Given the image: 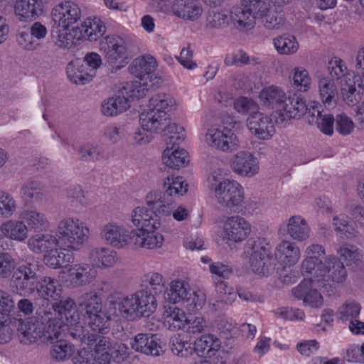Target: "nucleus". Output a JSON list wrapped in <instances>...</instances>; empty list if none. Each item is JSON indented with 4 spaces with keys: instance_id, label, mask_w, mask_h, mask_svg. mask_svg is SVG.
Returning a JSON list of instances; mask_svg holds the SVG:
<instances>
[{
    "instance_id": "48",
    "label": "nucleus",
    "mask_w": 364,
    "mask_h": 364,
    "mask_svg": "<svg viewBox=\"0 0 364 364\" xmlns=\"http://www.w3.org/2000/svg\"><path fill=\"white\" fill-rule=\"evenodd\" d=\"M68 28H63L59 31L55 43L61 48H70L74 46L76 41L82 40L80 31L78 28L74 27L70 31Z\"/></svg>"
},
{
    "instance_id": "5",
    "label": "nucleus",
    "mask_w": 364,
    "mask_h": 364,
    "mask_svg": "<svg viewBox=\"0 0 364 364\" xmlns=\"http://www.w3.org/2000/svg\"><path fill=\"white\" fill-rule=\"evenodd\" d=\"M78 304L85 311V318L94 333L104 335L109 332L111 315L103 309L102 299L95 291L82 294Z\"/></svg>"
},
{
    "instance_id": "55",
    "label": "nucleus",
    "mask_w": 364,
    "mask_h": 364,
    "mask_svg": "<svg viewBox=\"0 0 364 364\" xmlns=\"http://www.w3.org/2000/svg\"><path fill=\"white\" fill-rule=\"evenodd\" d=\"M203 12L200 0H183V20L196 21L201 17Z\"/></svg>"
},
{
    "instance_id": "22",
    "label": "nucleus",
    "mask_w": 364,
    "mask_h": 364,
    "mask_svg": "<svg viewBox=\"0 0 364 364\" xmlns=\"http://www.w3.org/2000/svg\"><path fill=\"white\" fill-rule=\"evenodd\" d=\"M316 283L310 279H304L292 289V294L298 299H302L306 305L318 308L323 304V297L314 287Z\"/></svg>"
},
{
    "instance_id": "6",
    "label": "nucleus",
    "mask_w": 364,
    "mask_h": 364,
    "mask_svg": "<svg viewBox=\"0 0 364 364\" xmlns=\"http://www.w3.org/2000/svg\"><path fill=\"white\" fill-rule=\"evenodd\" d=\"M121 315L127 319H135L142 316H149L157 308L156 297L145 289L122 297L119 303Z\"/></svg>"
},
{
    "instance_id": "2",
    "label": "nucleus",
    "mask_w": 364,
    "mask_h": 364,
    "mask_svg": "<svg viewBox=\"0 0 364 364\" xmlns=\"http://www.w3.org/2000/svg\"><path fill=\"white\" fill-rule=\"evenodd\" d=\"M90 237V228L77 218L67 217L60 220L55 235L37 233L28 238L27 246L36 254L48 253L54 247L61 250L77 251Z\"/></svg>"
},
{
    "instance_id": "41",
    "label": "nucleus",
    "mask_w": 364,
    "mask_h": 364,
    "mask_svg": "<svg viewBox=\"0 0 364 364\" xmlns=\"http://www.w3.org/2000/svg\"><path fill=\"white\" fill-rule=\"evenodd\" d=\"M327 277L333 284L343 283L347 278V271L343 262L336 257L328 256L325 259Z\"/></svg>"
},
{
    "instance_id": "17",
    "label": "nucleus",
    "mask_w": 364,
    "mask_h": 364,
    "mask_svg": "<svg viewBox=\"0 0 364 364\" xmlns=\"http://www.w3.org/2000/svg\"><path fill=\"white\" fill-rule=\"evenodd\" d=\"M166 148L163 152L162 160L169 168L179 170L182 166V137L181 132L165 139Z\"/></svg>"
},
{
    "instance_id": "45",
    "label": "nucleus",
    "mask_w": 364,
    "mask_h": 364,
    "mask_svg": "<svg viewBox=\"0 0 364 364\" xmlns=\"http://www.w3.org/2000/svg\"><path fill=\"white\" fill-rule=\"evenodd\" d=\"M63 334L59 338L54 339L50 350V358L58 362L69 359L74 353V346L67 341L63 340Z\"/></svg>"
},
{
    "instance_id": "34",
    "label": "nucleus",
    "mask_w": 364,
    "mask_h": 364,
    "mask_svg": "<svg viewBox=\"0 0 364 364\" xmlns=\"http://www.w3.org/2000/svg\"><path fill=\"white\" fill-rule=\"evenodd\" d=\"M229 18L235 28L242 31L252 29L256 20L249 9L244 6L233 7Z\"/></svg>"
},
{
    "instance_id": "16",
    "label": "nucleus",
    "mask_w": 364,
    "mask_h": 364,
    "mask_svg": "<svg viewBox=\"0 0 364 364\" xmlns=\"http://www.w3.org/2000/svg\"><path fill=\"white\" fill-rule=\"evenodd\" d=\"M272 260L269 250L258 242L252 245L250 263L255 273L262 276L268 275L274 269Z\"/></svg>"
},
{
    "instance_id": "49",
    "label": "nucleus",
    "mask_w": 364,
    "mask_h": 364,
    "mask_svg": "<svg viewBox=\"0 0 364 364\" xmlns=\"http://www.w3.org/2000/svg\"><path fill=\"white\" fill-rule=\"evenodd\" d=\"M149 107L152 110L164 112L166 114L176 107L174 98L166 93H159L149 100Z\"/></svg>"
},
{
    "instance_id": "51",
    "label": "nucleus",
    "mask_w": 364,
    "mask_h": 364,
    "mask_svg": "<svg viewBox=\"0 0 364 364\" xmlns=\"http://www.w3.org/2000/svg\"><path fill=\"white\" fill-rule=\"evenodd\" d=\"M274 45L280 54L294 53L299 48V44L293 36L283 35L274 39Z\"/></svg>"
},
{
    "instance_id": "53",
    "label": "nucleus",
    "mask_w": 364,
    "mask_h": 364,
    "mask_svg": "<svg viewBox=\"0 0 364 364\" xmlns=\"http://www.w3.org/2000/svg\"><path fill=\"white\" fill-rule=\"evenodd\" d=\"M294 87L299 91L306 92L310 88L311 78L309 72L301 68H295L291 72Z\"/></svg>"
},
{
    "instance_id": "4",
    "label": "nucleus",
    "mask_w": 364,
    "mask_h": 364,
    "mask_svg": "<svg viewBox=\"0 0 364 364\" xmlns=\"http://www.w3.org/2000/svg\"><path fill=\"white\" fill-rule=\"evenodd\" d=\"M53 315L50 311L39 309L36 316L27 320L20 321L17 327V335L21 343L28 345L43 338V341L53 342L60 337L62 324H55L54 327L49 322Z\"/></svg>"
},
{
    "instance_id": "9",
    "label": "nucleus",
    "mask_w": 364,
    "mask_h": 364,
    "mask_svg": "<svg viewBox=\"0 0 364 364\" xmlns=\"http://www.w3.org/2000/svg\"><path fill=\"white\" fill-rule=\"evenodd\" d=\"M215 198L223 207L232 209L240 206L244 200L242 186L235 181L225 179L212 186Z\"/></svg>"
},
{
    "instance_id": "21",
    "label": "nucleus",
    "mask_w": 364,
    "mask_h": 364,
    "mask_svg": "<svg viewBox=\"0 0 364 364\" xmlns=\"http://www.w3.org/2000/svg\"><path fill=\"white\" fill-rule=\"evenodd\" d=\"M43 0H16L14 14L19 21L31 22L43 13Z\"/></svg>"
},
{
    "instance_id": "14",
    "label": "nucleus",
    "mask_w": 364,
    "mask_h": 364,
    "mask_svg": "<svg viewBox=\"0 0 364 364\" xmlns=\"http://www.w3.org/2000/svg\"><path fill=\"white\" fill-rule=\"evenodd\" d=\"M220 347V341L212 334L202 336L193 343L183 341V356L196 355L198 357H210Z\"/></svg>"
},
{
    "instance_id": "33",
    "label": "nucleus",
    "mask_w": 364,
    "mask_h": 364,
    "mask_svg": "<svg viewBox=\"0 0 364 364\" xmlns=\"http://www.w3.org/2000/svg\"><path fill=\"white\" fill-rule=\"evenodd\" d=\"M80 31L82 40L95 41L101 38L106 31L105 23L99 18H87L80 25L76 26Z\"/></svg>"
},
{
    "instance_id": "10",
    "label": "nucleus",
    "mask_w": 364,
    "mask_h": 364,
    "mask_svg": "<svg viewBox=\"0 0 364 364\" xmlns=\"http://www.w3.org/2000/svg\"><path fill=\"white\" fill-rule=\"evenodd\" d=\"M70 335L88 346L95 345L94 352L92 353L95 362L97 361L100 364L110 363L109 353L112 346L109 338L88 331L87 333L70 332Z\"/></svg>"
},
{
    "instance_id": "50",
    "label": "nucleus",
    "mask_w": 364,
    "mask_h": 364,
    "mask_svg": "<svg viewBox=\"0 0 364 364\" xmlns=\"http://www.w3.org/2000/svg\"><path fill=\"white\" fill-rule=\"evenodd\" d=\"M182 304H171L166 310V324L170 331H176L182 328Z\"/></svg>"
},
{
    "instance_id": "57",
    "label": "nucleus",
    "mask_w": 364,
    "mask_h": 364,
    "mask_svg": "<svg viewBox=\"0 0 364 364\" xmlns=\"http://www.w3.org/2000/svg\"><path fill=\"white\" fill-rule=\"evenodd\" d=\"M358 81L341 89L343 100L349 106L356 105L362 100L360 91L364 92L358 87Z\"/></svg>"
},
{
    "instance_id": "40",
    "label": "nucleus",
    "mask_w": 364,
    "mask_h": 364,
    "mask_svg": "<svg viewBox=\"0 0 364 364\" xmlns=\"http://www.w3.org/2000/svg\"><path fill=\"white\" fill-rule=\"evenodd\" d=\"M36 289L43 298L47 300L49 299L58 300L62 292L59 282L50 277H44L41 280L38 278L34 291Z\"/></svg>"
},
{
    "instance_id": "29",
    "label": "nucleus",
    "mask_w": 364,
    "mask_h": 364,
    "mask_svg": "<svg viewBox=\"0 0 364 364\" xmlns=\"http://www.w3.org/2000/svg\"><path fill=\"white\" fill-rule=\"evenodd\" d=\"M188 284L183 282V309L186 314H197L206 301L205 294L200 290L187 289Z\"/></svg>"
},
{
    "instance_id": "32",
    "label": "nucleus",
    "mask_w": 364,
    "mask_h": 364,
    "mask_svg": "<svg viewBox=\"0 0 364 364\" xmlns=\"http://www.w3.org/2000/svg\"><path fill=\"white\" fill-rule=\"evenodd\" d=\"M215 284L218 298L215 302L210 303V306L213 310L219 311L223 309L226 306L231 305L235 301L237 292L223 280H215Z\"/></svg>"
},
{
    "instance_id": "38",
    "label": "nucleus",
    "mask_w": 364,
    "mask_h": 364,
    "mask_svg": "<svg viewBox=\"0 0 364 364\" xmlns=\"http://www.w3.org/2000/svg\"><path fill=\"white\" fill-rule=\"evenodd\" d=\"M287 231L293 240L300 242L307 240L310 235V228L306 220L300 215H293L289 218Z\"/></svg>"
},
{
    "instance_id": "19",
    "label": "nucleus",
    "mask_w": 364,
    "mask_h": 364,
    "mask_svg": "<svg viewBox=\"0 0 364 364\" xmlns=\"http://www.w3.org/2000/svg\"><path fill=\"white\" fill-rule=\"evenodd\" d=\"M247 126L251 133L259 139L267 140L275 133L272 119L260 112L249 116Z\"/></svg>"
},
{
    "instance_id": "12",
    "label": "nucleus",
    "mask_w": 364,
    "mask_h": 364,
    "mask_svg": "<svg viewBox=\"0 0 364 364\" xmlns=\"http://www.w3.org/2000/svg\"><path fill=\"white\" fill-rule=\"evenodd\" d=\"M51 16L55 25L63 28H68L70 26L80 20L82 11L77 4L65 1L53 7Z\"/></svg>"
},
{
    "instance_id": "42",
    "label": "nucleus",
    "mask_w": 364,
    "mask_h": 364,
    "mask_svg": "<svg viewBox=\"0 0 364 364\" xmlns=\"http://www.w3.org/2000/svg\"><path fill=\"white\" fill-rule=\"evenodd\" d=\"M68 77L75 84H85L92 80L94 73L86 70V65L79 59L68 63L66 68Z\"/></svg>"
},
{
    "instance_id": "54",
    "label": "nucleus",
    "mask_w": 364,
    "mask_h": 364,
    "mask_svg": "<svg viewBox=\"0 0 364 364\" xmlns=\"http://www.w3.org/2000/svg\"><path fill=\"white\" fill-rule=\"evenodd\" d=\"M16 209L17 203L14 196L5 191L0 190V217H11Z\"/></svg>"
},
{
    "instance_id": "61",
    "label": "nucleus",
    "mask_w": 364,
    "mask_h": 364,
    "mask_svg": "<svg viewBox=\"0 0 364 364\" xmlns=\"http://www.w3.org/2000/svg\"><path fill=\"white\" fill-rule=\"evenodd\" d=\"M66 197L72 202L81 205H88L87 193L79 185H73L65 190Z\"/></svg>"
},
{
    "instance_id": "3",
    "label": "nucleus",
    "mask_w": 364,
    "mask_h": 364,
    "mask_svg": "<svg viewBox=\"0 0 364 364\" xmlns=\"http://www.w3.org/2000/svg\"><path fill=\"white\" fill-rule=\"evenodd\" d=\"M38 264L25 261L16 266V259L8 252H0V279H8L13 293L31 294L38 283Z\"/></svg>"
},
{
    "instance_id": "25",
    "label": "nucleus",
    "mask_w": 364,
    "mask_h": 364,
    "mask_svg": "<svg viewBox=\"0 0 364 364\" xmlns=\"http://www.w3.org/2000/svg\"><path fill=\"white\" fill-rule=\"evenodd\" d=\"M29 231L45 232L49 229L50 223L48 216L36 208H26L19 214Z\"/></svg>"
},
{
    "instance_id": "8",
    "label": "nucleus",
    "mask_w": 364,
    "mask_h": 364,
    "mask_svg": "<svg viewBox=\"0 0 364 364\" xmlns=\"http://www.w3.org/2000/svg\"><path fill=\"white\" fill-rule=\"evenodd\" d=\"M205 141L208 146L225 153L234 152L240 148L237 136L227 127L209 128L205 135Z\"/></svg>"
},
{
    "instance_id": "35",
    "label": "nucleus",
    "mask_w": 364,
    "mask_h": 364,
    "mask_svg": "<svg viewBox=\"0 0 364 364\" xmlns=\"http://www.w3.org/2000/svg\"><path fill=\"white\" fill-rule=\"evenodd\" d=\"M90 262L98 267H113L117 261V252L109 248L97 247L92 248L89 253Z\"/></svg>"
},
{
    "instance_id": "36",
    "label": "nucleus",
    "mask_w": 364,
    "mask_h": 364,
    "mask_svg": "<svg viewBox=\"0 0 364 364\" xmlns=\"http://www.w3.org/2000/svg\"><path fill=\"white\" fill-rule=\"evenodd\" d=\"M276 256L284 264L291 267L299 262L301 252L296 244L291 241L284 240L277 245Z\"/></svg>"
},
{
    "instance_id": "28",
    "label": "nucleus",
    "mask_w": 364,
    "mask_h": 364,
    "mask_svg": "<svg viewBox=\"0 0 364 364\" xmlns=\"http://www.w3.org/2000/svg\"><path fill=\"white\" fill-rule=\"evenodd\" d=\"M45 191V185L41 181L31 178L21 185L19 195L25 202H40L46 197Z\"/></svg>"
},
{
    "instance_id": "62",
    "label": "nucleus",
    "mask_w": 364,
    "mask_h": 364,
    "mask_svg": "<svg viewBox=\"0 0 364 364\" xmlns=\"http://www.w3.org/2000/svg\"><path fill=\"white\" fill-rule=\"evenodd\" d=\"M16 41L22 49L28 51L36 50L41 46V43H36L29 31H18L16 35Z\"/></svg>"
},
{
    "instance_id": "15",
    "label": "nucleus",
    "mask_w": 364,
    "mask_h": 364,
    "mask_svg": "<svg viewBox=\"0 0 364 364\" xmlns=\"http://www.w3.org/2000/svg\"><path fill=\"white\" fill-rule=\"evenodd\" d=\"M75 307V303L73 299L67 298L60 300L59 302H56L52 305V310L48 309L53 315L52 321L50 323L54 327L55 324H62V332L60 336L63 334H65V331L68 330L69 324H73V315L75 312L74 309Z\"/></svg>"
},
{
    "instance_id": "13",
    "label": "nucleus",
    "mask_w": 364,
    "mask_h": 364,
    "mask_svg": "<svg viewBox=\"0 0 364 364\" xmlns=\"http://www.w3.org/2000/svg\"><path fill=\"white\" fill-rule=\"evenodd\" d=\"M251 232V225L240 215L228 217L223 224V239L232 242H241Z\"/></svg>"
},
{
    "instance_id": "63",
    "label": "nucleus",
    "mask_w": 364,
    "mask_h": 364,
    "mask_svg": "<svg viewBox=\"0 0 364 364\" xmlns=\"http://www.w3.org/2000/svg\"><path fill=\"white\" fill-rule=\"evenodd\" d=\"M335 129L342 135H348L354 129V123L346 114L341 113L335 118Z\"/></svg>"
},
{
    "instance_id": "44",
    "label": "nucleus",
    "mask_w": 364,
    "mask_h": 364,
    "mask_svg": "<svg viewBox=\"0 0 364 364\" xmlns=\"http://www.w3.org/2000/svg\"><path fill=\"white\" fill-rule=\"evenodd\" d=\"M318 91L320 98L326 107L336 105L338 90L335 83L326 78H321L318 81Z\"/></svg>"
},
{
    "instance_id": "11",
    "label": "nucleus",
    "mask_w": 364,
    "mask_h": 364,
    "mask_svg": "<svg viewBox=\"0 0 364 364\" xmlns=\"http://www.w3.org/2000/svg\"><path fill=\"white\" fill-rule=\"evenodd\" d=\"M106 61L112 65V73L117 72L127 64V47L126 41L118 36H109L102 47Z\"/></svg>"
},
{
    "instance_id": "56",
    "label": "nucleus",
    "mask_w": 364,
    "mask_h": 364,
    "mask_svg": "<svg viewBox=\"0 0 364 364\" xmlns=\"http://www.w3.org/2000/svg\"><path fill=\"white\" fill-rule=\"evenodd\" d=\"M360 309V304L356 302L346 303L338 309V318L342 321L350 322L359 316Z\"/></svg>"
},
{
    "instance_id": "1",
    "label": "nucleus",
    "mask_w": 364,
    "mask_h": 364,
    "mask_svg": "<svg viewBox=\"0 0 364 364\" xmlns=\"http://www.w3.org/2000/svg\"><path fill=\"white\" fill-rule=\"evenodd\" d=\"M131 222L135 230L131 231L117 223H108L100 228V237L116 248L133 245L135 247L154 250L161 247L163 235L156 230L161 227L159 218L144 206L135 208L131 213Z\"/></svg>"
},
{
    "instance_id": "64",
    "label": "nucleus",
    "mask_w": 364,
    "mask_h": 364,
    "mask_svg": "<svg viewBox=\"0 0 364 364\" xmlns=\"http://www.w3.org/2000/svg\"><path fill=\"white\" fill-rule=\"evenodd\" d=\"M229 16L223 12L209 14L206 18V27L211 29H218L227 26L229 23Z\"/></svg>"
},
{
    "instance_id": "58",
    "label": "nucleus",
    "mask_w": 364,
    "mask_h": 364,
    "mask_svg": "<svg viewBox=\"0 0 364 364\" xmlns=\"http://www.w3.org/2000/svg\"><path fill=\"white\" fill-rule=\"evenodd\" d=\"M182 282L180 279L171 281L164 290V299L171 304H179L181 300Z\"/></svg>"
},
{
    "instance_id": "37",
    "label": "nucleus",
    "mask_w": 364,
    "mask_h": 364,
    "mask_svg": "<svg viewBox=\"0 0 364 364\" xmlns=\"http://www.w3.org/2000/svg\"><path fill=\"white\" fill-rule=\"evenodd\" d=\"M130 107L129 99L120 94V90L115 96L109 97L101 105V110L104 115L107 117L116 116L125 112Z\"/></svg>"
},
{
    "instance_id": "46",
    "label": "nucleus",
    "mask_w": 364,
    "mask_h": 364,
    "mask_svg": "<svg viewBox=\"0 0 364 364\" xmlns=\"http://www.w3.org/2000/svg\"><path fill=\"white\" fill-rule=\"evenodd\" d=\"M77 154L82 161L87 163H95L107 159L102 147L90 143L80 146Z\"/></svg>"
},
{
    "instance_id": "52",
    "label": "nucleus",
    "mask_w": 364,
    "mask_h": 364,
    "mask_svg": "<svg viewBox=\"0 0 364 364\" xmlns=\"http://www.w3.org/2000/svg\"><path fill=\"white\" fill-rule=\"evenodd\" d=\"M183 332L189 334L199 333L205 326L203 318L198 314H186L183 310Z\"/></svg>"
},
{
    "instance_id": "30",
    "label": "nucleus",
    "mask_w": 364,
    "mask_h": 364,
    "mask_svg": "<svg viewBox=\"0 0 364 364\" xmlns=\"http://www.w3.org/2000/svg\"><path fill=\"white\" fill-rule=\"evenodd\" d=\"M156 68V61L151 55L134 59L129 65L130 73L137 79L147 81Z\"/></svg>"
},
{
    "instance_id": "31",
    "label": "nucleus",
    "mask_w": 364,
    "mask_h": 364,
    "mask_svg": "<svg viewBox=\"0 0 364 364\" xmlns=\"http://www.w3.org/2000/svg\"><path fill=\"white\" fill-rule=\"evenodd\" d=\"M286 97L285 92L281 88L275 86L264 88L259 94V98L263 105L269 108L275 109L278 116H280V112Z\"/></svg>"
},
{
    "instance_id": "47",
    "label": "nucleus",
    "mask_w": 364,
    "mask_h": 364,
    "mask_svg": "<svg viewBox=\"0 0 364 364\" xmlns=\"http://www.w3.org/2000/svg\"><path fill=\"white\" fill-rule=\"evenodd\" d=\"M166 284L164 276L158 272H149L143 276L141 280V289H145L154 295L161 294Z\"/></svg>"
},
{
    "instance_id": "60",
    "label": "nucleus",
    "mask_w": 364,
    "mask_h": 364,
    "mask_svg": "<svg viewBox=\"0 0 364 364\" xmlns=\"http://www.w3.org/2000/svg\"><path fill=\"white\" fill-rule=\"evenodd\" d=\"M235 109L241 114L252 116L259 112L258 105L252 99L241 97L234 102Z\"/></svg>"
},
{
    "instance_id": "26",
    "label": "nucleus",
    "mask_w": 364,
    "mask_h": 364,
    "mask_svg": "<svg viewBox=\"0 0 364 364\" xmlns=\"http://www.w3.org/2000/svg\"><path fill=\"white\" fill-rule=\"evenodd\" d=\"M0 232L9 240L22 242L28 238V230L23 220H8L0 225Z\"/></svg>"
},
{
    "instance_id": "18",
    "label": "nucleus",
    "mask_w": 364,
    "mask_h": 364,
    "mask_svg": "<svg viewBox=\"0 0 364 364\" xmlns=\"http://www.w3.org/2000/svg\"><path fill=\"white\" fill-rule=\"evenodd\" d=\"M132 348L136 352L151 356H159L164 350L161 342L155 334L139 333L131 341Z\"/></svg>"
},
{
    "instance_id": "24",
    "label": "nucleus",
    "mask_w": 364,
    "mask_h": 364,
    "mask_svg": "<svg viewBox=\"0 0 364 364\" xmlns=\"http://www.w3.org/2000/svg\"><path fill=\"white\" fill-rule=\"evenodd\" d=\"M307 110L305 100L299 95L294 94L286 97L284 106L280 112V116L277 118V122H283L291 119L299 118L304 115Z\"/></svg>"
},
{
    "instance_id": "7",
    "label": "nucleus",
    "mask_w": 364,
    "mask_h": 364,
    "mask_svg": "<svg viewBox=\"0 0 364 364\" xmlns=\"http://www.w3.org/2000/svg\"><path fill=\"white\" fill-rule=\"evenodd\" d=\"M139 123L144 130L159 133L166 138H168L170 135L176 134L181 129L176 123L171 121L168 114L151 109L140 114Z\"/></svg>"
},
{
    "instance_id": "59",
    "label": "nucleus",
    "mask_w": 364,
    "mask_h": 364,
    "mask_svg": "<svg viewBox=\"0 0 364 364\" xmlns=\"http://www.w3.org/2000/svg\"><path fill=\"white\" fill-rule=\"evenodd\" d=\"M338 253L343 258L347 264H358L361 261L362 255L359 249L351 245H345L341 247Z\"/></svg>"
},
{
    "instance_id": "23",
    "label": "nucleus",
    "mask_w": 364,
    "mask_h": 364,
    "mask_svg": "<svg viewBox=\"0 0 364 364\" xmlns=\"http://www.w3.org/2000/svg\"><path fill=\"white\" fill-rule=\"evenodd\" d=\"M94 278L95 272L88 264H74L70 265L68 269L67 282L72 287L89 284Z\"/></svg>"
},
{
    "instance_id": "20",
    "label": "nucleus",
    "mask_w": 364,
    "mask_h": 364,
    "mask_svg": "<svg viewBox=\"0 0 364 364\" xmlns=\"http://www.w3.org/2000/svg\"><path fill=\"white\" fill-rule=\"evenodd\" d=\"M233 171L242 176L252 177L259 171V163L250 152L241 151L232 156L230 161Z\"/></svg>"
},
{
    "instance_id": "43",
    "label": "nucleus",
    "mask_w": 364,
    "mask_h": 364,
    "mask_svg": "<svg viewBox=\"0 0 364 364\" xmlns=\"http://www.w3.org/2000/svg\"><path fill=\"white\" fill-rule=\"evenodd\" d=\"M151 85L148 81L137 79L132 82H127L120 89V94L126 96L129 101L131 100H139L144 97L149 91Z\"/></svg>"
},
{
    "instance_id": "39",
    "label": "nucleus",
    "mask_w": 364,
    "mask_h": 364,
    "mask_svg": "<svg viewBox=\"0 0 364 364\" xmlns=\"http://www.w3.org/2000/svg\"><path fill=\"white\" fill-rule=\"evenodd\" d=\"M65 250L54 247L44 255L43 262L45 264L52 269L67 267L74 260L71 252H64ZM65 251H68L65 250Z\"/></svg>"
},
{
    "instance_id": "27",
    "label": "nucleus",
    "mask_w": 364,
    "mask_h": 364,
    "mask_svg": "<svg viewBox=\"0 0 364 364\" xmlns=\"http://www.w3.org/2000/svg\"><path fill=\"white\" fill-rule=\"evenodd\" d=\"M145 200L146 204L151 209L145 208L154 212L159 218H160L159 214L171 215L172 212L171 202H169L168 198H166L165 192L158 190L151 191L146 196ZM159 219L161 220V218Z\"/></svg>"
}]
</instances>
